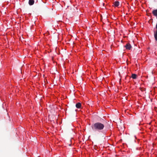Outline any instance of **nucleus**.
Segmentation results:
<instances>
[{"label":"nucleus","instance_id":"423d86ee","mask_svg":"<svg viewBox=\"0 0 157 157\" xmlns=\"http://www.w3.org/2000/svg\"><path fill=\"white\" fill-rule=\"evenodd\" d=\"M137 75L136 74H133L132 75V78L135 79L137 78Z\"/></svg>","mask_w":157,"mask_h":157},{"label":"nucleus","instance_id":"1a4fd4ad","mask_svg":"<svg viewBox=\"0 0 157 157\" xmlns=\"http://www.w3.org/2000/svg\"><path fill=\"white\" fill-rule=\"evenodd\" d=\"M114 5L115 6H118L119 5V2L116 1L114 3Z\"/></svg>","mask_w":157,"mask_h":157},{"label":"nucleus","instance_id":"0eeeda50","mask_svg":"<svg viewBox=\"0 0 157 157\" xmlns=\"http://www.w3.org/2000/svg\"><path fill=\"white\" fill-rule=\"evenodd\" d=\"M154 37L156 41H157V30L156 32H154Z\"/></svg>","mask_w":157,"mask_h":157},{"label":"nucleus","instance_id":"f257e3e1","mask_svg":"<svg viewBox=\"0 0 157 157\" xmlns=\"http://www.w3.org/2000/svg\"><path fill=\"white\" fill-rule=\"evenodd\" d=\"M103 124L99 122H96L92 124L91 127L93 130L94 131L100 132L103 130L104 128Z\"/></svg>","mask_w":157,"mask_h":157},{"label":"nucleus","instance_id":"f03ea898","mask_svg":"<svg viewBox=\"0 0 157 157\" xmlns=\"http://www.w3.org/2000/svg\"><path fill=\"white\" fill-rule=\"evenodd\" d=\"M127 49L130 50L132 48V46L129 43H127L125 46Z\"/></svg>","mask_w":157,"mask_h":157},{"label":"nucleus","instance_id":"7ed1b4c3","mask_svg":"<svg viewBox=\"0 0 157 157\" xmlns=\"http://www.w3.org/2000/svg\"><path fill=\"white\" fill-rule=\"evenodd\" d=\"M34 3V0H29V4L30 5H33Z\"/></svg>","mask_w":157,"mask_h":157},{"label":"nucleus","instance_id":"6e6552de","mask_svg":"<svg viewBox=\"0 0 157 157\" xmlns=\"http://www.w3.org/2000/svg\"><path fill=\"white\" fill-rule=\"evenodd\" d=\"M76 9V7L74 6H72L71 7V10L72 12H74Z\"/></svg>","mask_w":157,"mask_h":157},{"label":"nucleus","instance_id":"39448f33","mask_svg":"<svg viewBox=\"0 0 157 157\" xmlns=\"http://www.w3.org/2000/svg\"><path fill=\"white\" fill-rule=\"evenodd\" d=\"M153 14L155 16H157V10H154L152 12Z\"/></svg>","mask_w":157,"mask_h":157},{"label":"nucleus","instance_id":"9d476101","mask_svg":"<svg viewBox=\"0 0 157 157\" xmlns=\"http://www.w3.org/2000/svg\"><path fill=\"white\" fill-rule=\"evenodd\" d=\"M156 29H157V24H156Z\"/></svg>","mask_w":157,"mask_h":157},{"label":"nucleus","instance_id":"20e7f679","mask_svg":"<svg viewBox=\"0 0 157 157\" xmlns=\"http://www.w3.org/2000/svg\"><path fill=\"white\" fill-rule=\"evenodd\" d=\"M75 106L77 108H80L81 106V104L80 103L78 102L76 104Z\"/></svg>","mask_w":157,"mask_h":157}]
</instances>
